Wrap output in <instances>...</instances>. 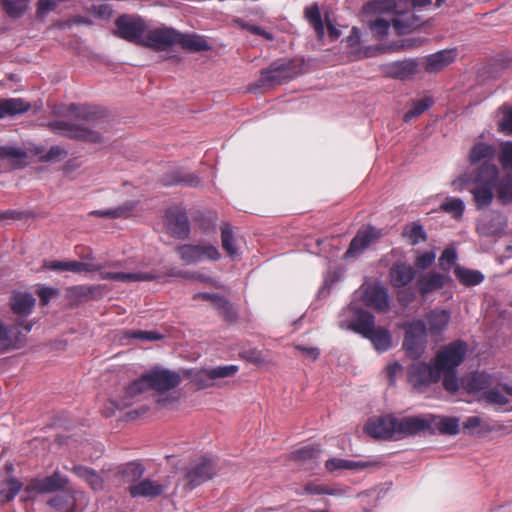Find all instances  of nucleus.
<instances>
[{
	"mask_svg": "<svg viewBox=\"0 0 512 512\" xmlns=\"http://www.w3.org/2000/svg\"><path fill=\"white\" fill-rule=\"evenodd\" d=\"M466 352V343L457 340L437 353L434 366L424 362L411 364L408 368V381L413 387L420 388L436 383L443 377L444 388L454 393L459 389L456 368L463 362Z\"/></svg>",
	"mask_w": 512,
	"mask_h": 512,
	"instance_id": "nucleus-1",
	"label": "nucleus"
},
{
	"mask_svg": "<svg viewBox=\"0 0 512 512\" xmlns=\"http://www.w3.org/2000/svg\"><path fill=\"white\" fill-rule=\"evenodd\" d=\"M461 386L491 405L503 411H512V386L501 383L497 377L475 372L461 380Z\"/></svg>",
	"mask_w": 512,
	"mask_h": 512,
	"instance_id": "nucleus-2",
	"label": "nucleus"
},
{
	"mask_svg": "<svg viewBox=\"0 0 512 512\" xmlns=\"http://www.w3.org/2000/svg\"><path fill=\"white\" fill-rule=\"evenodd\" d=\"M499 176V168L496 165H484L481 169L464 172L451 186L454 191L462 192L468 189L473 196L478 210L488 207L494 198L493 189Z\"/></svg>",
	"mask_w": 512,
	"mask_h": 512,
	"instance_id": "nucleus-3",
	"label": "nucleus"
},
{
	"mask_svg": "<svg viewBox=\"0 0 512 512\" xmlns=\"http://www.w3.org/2000/svg\"><path fill=\"white\" fill-rule=\"evenodd\" d=\"M345 313L351 315V320L347 324L342 321L341 327H346L369 339L378 352H384L391 348L392 335L390 331L384 327H377L375 317L370 312L349 306Z\"/></svg>",
	"mask_w": 512,
	"mask_h": 512,
	"instance_id": "nucleus-4",
	"label": "nucleus"
},
{
	"mask_svg": "<svg viewBox=\"0 0 512 512\" xmlns=\"http://www.w3.org/2000/svg\"><path fill=\"white\" fill-rule=\"evenodd\" d=\"M405 330L403 348L406 354L413 358H420L427 346V326L424 320L414 319L403 325Z\"/></svg>",
	"mask_w": 512,
	"mask_h": 512,
	"instance_id": "nucleus-5",
	"label": "nucleus"
},
{
	"mask_svg": "<svg viewBox=\"0 0 512 512\" xmlns=\"http://www.w3.org/2000/svg\"><path fill=\"white\" fill-rule=\"evenodd\" d=\"M216 473V466L211 459L200 457L185 467L180 481L188 490H193L202 483L210 480Z\"/></svg>",
	"mask_w": 512,
	"mask_h": 512,
	"instance_id": "nucleus-6",
	"label": "nucleus"
},
{
	"mask_svg": "<svg viewBox=\"0 0 512 512\" xmlns=\"http://www.w3.org/2000/svg\"><path fill=\"white\" fill-rule=\"evenodd\" d=\"M116 35L127 41L141 44L146 24L140 17L123 15L116 20Z\"/></svg>",
	"mask_w": 512,
	"mask_h": 512,
	"instance_id": "nucleus-7",
	"label": "nucleus"
},
{
	"mask_svg": "<svg viewBox=\"0 0 512 512\" xmlns=\"http://www.w3.org/2000/svg\"><path fill=\"white\" fill-rule=\"evenodd\" d=\"M32 329V325L21 322L10 328L0 321V350L19 349L25 345L26 334Z\"/></svg>",
	"mask_w": 512,
	"mask_h": 512,
	"instance_id": "nucleus-8",
	"label": "nucleus"
},
{
	"mask_svg": "<svg viewBox=\"0 0 512 512\" xmlns=\"http://www.w3.org/2000/svg\"><path fill=\"white\" fill-rule=\"evenodd\" d=\"M364 430L375 439L398 440L396 417L385 415L371 418L366 423Z\"/></svg>",
	"mask_w": 512,
	"mask_h": 512,
	"instance_id": "nucleus-9",
	"label": "nucleus"
},
{
	"mask_svg": "<svg viewBox=\"0 0 512 512\" xmlns=\"http://www.w3.org/2000/svg\"><path fill=\"white\" fill-rule=\"evenodd\" d=\"M381 230L367 226L361 228L352 239L348 250L344 254L345 259L356 258L367 248L376 244L381 238Z\"/></svg>",
	"mask_w": 512,
	"mask_h": 512,
	"instance_id": "nucleus-10",
	"label": "nucleus"
},
{
	"mask_svg": "<svg viewBox=\"0 0 512 512\" xmlns=\"http://www.w3.org/2000/svg\"><path fill=\"white\" fill-rule=\"evenodd\" d=\"M145 379L149 383V389L158 392H165L174 389L181 383V376L178 372L155 367L145 373Z\"/></svg>",
	"mask_w": 512,
	"mask_h": 512,
	"instance_id": "nucleus-11",
	"label": "nucleus"
},
{
	"mask_svg": "<svg viewBox=\"0 0 512 512\" xmlns=\"http://www.w3.org/2000/svg\"><path fill=\"white\" fill-rule=\"evenodd\" d=\"M433 414H426L421 416H407L403 418L396 417V427L398 439L420 433L422 431H429L433 427L434 421Z\"/></svg>",
	"mask_w": 512,
	"mask_h": 512,
	"instance_id": "nucleus-12",
	"label": "nucleus"
},
{
	"mask_svg": "<svg viewBox=\"0 0 512 512\" xmlns=\"http://www.w3.org/2000/svg\"><path fill=\"white\" fill-rule=\"evenodd\" d=\"M180 258L186 264H194L203 260L216 261L220 258L219 250L209 244L204 245H180L177 247Z\"/></svg>",
	"mask_w": 512,
	"mask_h": 512,
	"instance_id": "nucleus-13",
	"label": "nucleus"
},
{
	"mask_svg": "<svg viewBox=\"0 0 512 512\" xmlns=\"http://www.w3.org/2000/svg\"><path fill=\"white\" fill-rule=\"evenodd\" d=\"M49 127L53 132L70 138L90 142H100L102 140V136L98 132L78 126L70 121L55 120L49 123Z\"/></svg>",
	"mask_w": 512,
	"mask_h": 512,
	"instance_id": "nucleus-14",
	"label": "nucleus"
},
{
	"mask_svg": "<svg viewBox=\"0 0 512 512\" xmlns=\"http://www.w3.org/2000/svg\"><path fill=\"white\" fill-rule=\"evenodd\" d=\"M177 31L173 28L162 27L146 30L140 45L163 51L176 44Z\"/></svg>",
	"mask_w": 512,
	"mask_h": 512,
	"instance_id": "nucleus-15",
	"label": "nucleus"
},
{
	"mask_svg": "<svg viewBox=\"0 0 512 512\" xmlns=\"http://www.w3.org/2000/svg\"><path fill=\"white\" fill-rule=\"evenodd\" d=\"M68 484V478L59 471L52 475L32 479L27 485V491L36 494L54 493L62 491Z\"/></svg>",
	"mask_w": 512,
	"mask_h": 512,
	"instance_id": "nucleus-16",
	"label": "nucleus"
},
{
	"mask_svg": "<svg viewBox=\"0 0 512 512\" xmlns=\"http://www.w3.org/2000/svg\"><path fill=\"white\" fill-rule=\"evenodd\" d=\"M166 231L173 237L185 239L189 236L190 225L186 213L176 207L167 210L165 219Z\"/></svg>",
	"mask_w": 512,
	"mask_h": 512,
	"instance_id": "nucleus-17",
	"label": "nucleus"
},
{
	"mask_svg": "<svg viewBox=\"0 0 512 512\" xmlns=\"http://www.w3.org/2000/svg\"><path fill=\"white\" fill-rule=\"evenodd\" d=\"M363 303L379 312H387L390 309L388 291L380 284H368L362 287Z\"/></svg>",
	"mask_w": 512,
	"mask_h": 512,
	"instance_id": "nucleus-18",
	"label": "nucleus"
},
{
	"mask_svg": "<svg viewBox=\"0 0 512 512\" xmlns=\"http://www.w3.org/2000/svg\"><path fill=\"white\" fill-rule=\"evenodd\" d=\"M237 365H224L214 368L203 369L195 377L200 388H207L213 385V381L221 378L231 377L238 372Z\"/></svg>",
	"mask_w": 512,
	"mask_h": 512,
	"instance_id": "nucleus-19",
	"label": "nucleus"
},
{
	"mask_svg": "<svg viewBox=\"0 0 512 512\" xmlns=\"http://www.w3.org/2000/svg\"><path fill=\"white\" fill-rule=\"evenodd\" d=\"M451 320V313L446 309L435 308L425 315L427 332L432 337L441 336Z\"/></svg>",
	"mask_w": 512,
	"mask_h": 512,
	"instance_id": "nucleus-20",
	"label": "nucleus"
},
{
	"mask_svg": "<svg viewBox=\"0 0 512 512\" xmlns=\"http://www.w3.org/2000/svg\"><path fill=\"white\" fill-rule=\"evenodd\" d=\"M383 73L391 78L406 80L418 71V62L415 59L395 61L382 66Z\"/></svg>",
	"mask_w": 512,
	"mask_h": 512,
	"instance_id": "nucleus-21",
	"label": "nucleus"
},
{
	"mask_svg": "<svg viewBox=\"0 0 512 512\" xmlns=\"http://www.w3.org/2000/svg\"><path fill=\"white\" fill-rule=\"evenodd\" d=\"M167 489V484L160 483L150 478L143 479L129 486V493L133 498H156Z\"/></svg>",
	"mask_w": 512,
	"mask_h": 512,
	"instance_id": "nucleus-22",
	"label": "nucleus"
},
{
	"mask_svg": "<svg viewBox=\"0 0 512 512\" xmlns=\"http://www.w3.org/2000/svg\"><path fill=\"white\" fill-rule=\"evenodd\" d=\"M194 300H205L213 304L218 310L219 314L229 322L236 320L237 312L233 305L224 297L214 293H196L193 296Z\"/></svg>",
	"mask_w": 512,
	"mask_h": 512,
	"instance_id": "nucleus-23",
	"label": "nucleus"
},
{
	"mask_svg": "<svg viewBox=\"0 0 512 512\" xmlns=\"http://www.w3.org/2000/svg\"><path fill=\"white\" fill-rule=\"evenodd\" d=\"M496 154V148L493 145L477 142L475 143L468 156L471 165H479L476 169H481L484 165H495L492 163Z\"/></svg>",
	"mask_w": 512,
	"mask_h": 512,
	"instance_id": "nucleus-24",
	"label": "nucleus"
},
{
	"mask_svg": "<svg viewBox=\"0 0 512 512\" xmlns=\"http://www.w3.org/2000/svg\"><path fill=\"white\" fill-rule=\"evenodd\" d=\"M450 280L446 274L438 272H429L421 275L417 280V288L422 297L428 296L430 293L443 288Z\"/></svg>",
	"mask_w": 512,
	"mask_h": 512,
	"instance_id": "nucleus-25",
	"label": "nucleus"
},
{
	"mask_svg": "<svg viewBox=\"0 0 512 512\" xmlns=\"http://www.w3.org/2000/svg\"><path fill=\"white\" fill-rule=\"evenodd\" d=\"M149 390V383L145 379V374L140 378L133 381L129 386L126 387L124 396L119 403H112L115 408L121 409L133 405L138 400V396L145 391Z\"/></svg>",
	"mask_w": 512,
	"mask_h": 512,
	"instance_id": "nucleus-26",
	"label": "nucleus"
},
{
	"mask_svg": "<svg viewBox=\"0 0 512 512\" xmlns=\"http://www.w3.org/2000/svg\"><path fill=\"white\" fill-rule=\"evenodd\" d=\"M391 25L399 34L405 33L410 27V24L403 23L399 18H393L391 22L383 18H378L375 21L370 22L369 27L373 35L378 40H381L388 35Z\"/></svg>",
	"mask_w": 512,
	"mask_h": 512,
	"instance_id": "nucleus-27",
	"label": "nucleus"
},
{
	"mask_svg": "<svg viewBox=\"0 0 512 512\" xmlns=\"http://www.w3.org/2000/svg\"><path fill=\"white\" fill-rule=\"evenodd\" d=\"M456 56L455 49H445L430 54L425 59V70L430 73L438 72L454 62Z\"/></svg>",
	"mask_w": 512,
	"mask_h": 512,
	"instance_id": "nucleus-28",
	"label": "nucleus"
},
{
	"mask_svg": "<svg viewBox=\"0 0 512 512\" xmlns=\"http://www.w3.org/2000/svg\"><path fill=\"white\" fill-rule=\"evenodd\" d=\"M100 278L103 280H111L117 282H137V281H152L156 278V275L150 272H137V273H125V272H108L106 270H100Z\"/></svg>",
	"mask_w": 512,
	"mask_h": 512,
	"instance_id": "nucleus-29",
	"label": "nucleus"
},
{
	"mask_svg": "<svg viewBox=\"0 0 512 512\" xmlns=\"http://www.w3.org/2000/svg\"><path fill=\"white\" fill-rule=\"evenodd\" d=\"M415 269L407 263H397L390 270L391 283L394 287H404L415 278Z\"/></svg>",
	"mask_w": 512,
	"mask_h": 512,
	"instance_id": "nucleus-30",
	"label": "nucleus"
},
{
	"mask_svg": "<svg viewBox=\"0 0 512 512\" xmlns=\"http://www.w3.org/2000/svg\"><path fill=\"white\" fill-rule=\"evenodd\" d=\"M375 465H377L376 461H352L341 458H331L325 463V467L329 472H334L340 469L361 471Z\"/></svg>",
	"mask_w": 512,
	"mask_h": 512,
	"instance_id": "nucleus-31",
	"label": "nucleus"
},
{
	"mask_svg": "<svg viewBox=\"0 0 512 512\" xmlns=\"http://www.w3.org/2000/svg\"><path fill=\"white\" fill-rule=\"evenodd\" d=\"M11 308L18 315H28L35 305V298L27 292H16L10 301Z\"/></svg>",
	"mask_w": 512,
	"mask_h": 512,
	"instance_id": "nucleus-32",
	"label": "nucleus"
},
{
	"mask_svg": "<svg viewBox=\"0 0 512 512\" xmlns=\"http://www.w3.org/2000/svg\"><path fill=\"white\" fill-rule=\"evenodd\" d=\"M72 471L76 476L85 481L94 491H100L103 489L104 480L95 470L86 466L76 465L73 467Z\"/></svg>",
	"mask_w": 512,
	"mask_h": 512,
	"instance_id": "nucleus-33",
	"label": "nucleus"
},
{
	"mask_svg": "<svg viewBox=\"0 0 512 512\" xmlns=\"http://www.w3.org/2000/svg\"><path fill=\"white\" fill-rule=\"evenodd\" d=\"M176 44H180L184 49L199 52L209 49L207 41L198 35L182 34L177 31Z\"/></svg>",
	"mask_w": 512,
	"mask_h": 512,
	"instance_id": "nucleus-34",
	"label": "nucleus"
},
{
	"mask_svg": "<svg viewBox=\"0 0 512 512\" xmlns=\"http://www.w3.org/2000/svg\"><path fill=\"white\" fill-rule=\"evenodd\" d=\"M3 11L12 19L23 17L30 8L31 0H0Z\"/></svg>",
	"mask_w": 512,
	"mask_h": 512,
	"instance_id": "nucleus-35",
	"label": "nucleus"
},
{
	"mask_svg": "<svg viewBox=\"0 0 512 512\" xmlns=\"http://www.w3.org/2000/svg\"><path fill=\"white\" fill-rule=\"evenodd\" d=\"M118 476L121 478L122 482L135 484L139 482L138 480L144 474V468L141 464L130 462L124 465H121L118 468L117 472Z\"/></svg>",
	"mask_w": 512,
	"mask_h": 512,
	"instance_id": "nucleus-36",
	"label": "nucleus"
},
{
	"mask_svg": "<svg viewBox=\"0 0 512 512\" xmlns=\"http://www.w3.org/2000/svg\"><path fill=\"white\" fill-rule=\"evenodd\" d=\"M433 427L430 430H436L441 434L455 435L459 432V419L456 417H444L434 415Z\"/></svg>",
	"mask_w": 512,
	"mask_h": 512,
	"instance_id": "nucleus-37",
	"label": "nucleus"
},
{
	"mask_svg": "<svg viewBox=\"0 0 512 512\" xmlns=\"http://www.w3.org/2000/svg\"><path fill=\"white\" fill-rule=\"evenodd\" d=\"M30 105L19 98L0 99V119L28 111Z\"/></svg>",
	"mask_w": 512,
	"mask_h": 512,
	"instance_id": "nucleus-38",
	"label": "nucleus"
},
{
	"mask_svg": "<svg viewBox=\"0 0 512 512\" xmlns=\"http://www.w3.org/2000/svg\"><path fill=\"white\" fill-rule=\"evenodd\" d=\"M401 0H373L366 3L363 7L367 14H383L394 9H400Z\"/></svg>",
	"mask_w": 512,
	"mask_h": 512,
	"instance_id": "nucleus-39",
	"label": "nucleus"
},
{
	"mask_svg": "<svg viewBox=\"0 0 512 512\" xmlns=\"http://www.w3.org/2000/svg\"><path fill=\"white\" fill-rule=\"evenodd\" d=\"M48 505L56 512H75V498L72 493H62L52 497Z\"/></svg>",
	"mask_w": 512,
	"mask_h": 512,
	"instance_id": "nucleus-40",
	"label": "nucleus"
},
{
	"mask_svg": "<svg viewBox=\"0 0 512 512\" xmlns=\"http://www.w3.org/2000/svg\"><path fill=\"white\" fill-rule=\"evenodd\" d=\"M497 190L498 200L502 204H509L512 202V173L508 172L501 179H497L495 181V186Z\"/></svg>",
	"mask_w": 512,
	"mask_h": 512,
	"instance_id": "nucleus-41",
	"label": "nucleus"
},
{
	"mask_svg": "<svg viewBox=\"0 0 512 512\" xmlns=\"http://www.w3.org/2000/svg\"><path fill=\"white\" fill-rule=\"evenodd\" d=\"M454 273L458 280L465 286H475L484 280V275L478 270L457 266Z\"/></svg>",
	"mask_w": 512,
	"mask_h": 512,
	"instance_id": "nucleus-42",
	"label": "nucleus"
},
{
	"mask_svg": "<svg viewBox=\"0 0 512 512\" xmlns=\"http://www.w3.org/2000/svg\"><path fill=\"white\" fill-rule=\"evenodd\" d=\"M305 17L310 23V25L314 28L317 36L322 38L324 36V25L322 22V17L320 13L319 6L314 3L311 6L306 7L305 9Z\"/></svg>",
	"mask_w": 512,
	"mask_h": 512,
	"instance_id": "nucleus-43",
	"label": "nucleus"
},
{
	"mask_svg": "<svg viewBox=\"0 0 512 512\" xmlns=\"http://www.w3.org/2000/svg\"><path fill=\"white\" fill-rule=\"evenodd\" d=\"M21 483L14 479L9 478L0 482V503L11 501L19 493Z\"/></svg>",
	"mask_w": 512,
	"mask_h": 512,
	"instance_id": "nucleus-44",
	"label": "nucleus"
},
{
	"mask_svg": "<svg viewBox=\"0 0 512 512\" xmlns=\"http://www.w3.org/2000/svg\"><path fill=\"white\" fill-rule=\"evenodd\" d=\"M440 209L454 219H460L463 216L465 204L460 198L447 197L440 205Z\"/></svg>",
	"mask_w": 512,
	"mask_h": 512,
	"instance_id": "nucleus-45",
	"label": "nucleus"
},
{
	"mask_svg": "<svg viewBox=\"0 0 512 512\" xmlns=\"http://www.w3.org/2000/svg\"><path fill=\"white\" fill-rule=\"evenodd\" d=\"M403 235L409 239L412 245H417L427 239L424 227L417 222L406 225L403 230Z\"/></svg>",
	"mask_w": 512,
	"mask_h": 512,
	"instance_id": "nucleus-46",
	"label": "nucleus"
},
{
	"mask_svg": "<svg viewBox=\"0 0 512 512\" xmlns=\"http://www.w3.org/2000/svg\"><path fill=\"white\" fill-rule=\"evenodd\" d=\"M284 70L280 66L272 65L269 69L262 71L259 82L262 86L280 83L286 78Z\"/></svg>",
	"mask_w": 512,
	"mask_h": 512,
	"instance_id": "nucleus-47",
	"label": "nucleus"
},
{
	"mask_svg": "<svg viewBox=\"0 0 512 512\" xmlns=\"http://www.w3.org/2000/svg\"><path fill=\"white\" fill-rule=\"evenodd\" d=\"M136 206V202H128L114 209L97 210L91 214L107 218L127 217Z\"/></svg>",
	"mask_w": 512,
	"mask_h": 512,
	"instance_id": "nucleus-48",
	"label": "nucleus"
},
{
	"mask_svg": "<svg viewBox=\"0 0 512 512\" xmlns=\"http://www.w3.org/2000/svg\"><path fill=\"white\" fill-rule=\"evenodd\" d=\"M222 247L231 257L238 255L237 248L235 246L234 236L231 227L225 224L221 228Z\"/></svg>",
	"mask_w": 512,
	"mask_h": 512,
	"instance_id": "nucleus-49",
	"label": "nucleus"
},
{
	"mask_svg": "<svg viewBox=\"0 0 512 512\" xmlns=\"http://www.w3.org/2000/svg\"><path fill=\"white\" fill-rule=\"evenodd\" d=\"M431 105L432 100L428 97L414 102L412 108L404 114L403 120L405 122H409L412 119L417 118L422 113H424Z\"/></svg>",
	"mask_w": 512,
	"mask_h": 512,
	"instance_id": "nucleus-50",
	"label": "nucleus"
},
{
	"mask_svg": "<svg viewBox=\"0 0 512 512\" xmlns=\"http://www.w3.org/2000/svg\"><path fill=\"white\" fill-rule=\"evenodd\" d=\"M498 160L504 170H512V141L504 142L501 145Z\"/></svg>",
	"mask_w": 512,
	"mask_h": 512,
	"instance_id": "nucleus-51",
	"label": "nucleus"
},
{
	"mask_svg": "<svg viewBox=\"0 0 512 512\" xmlns=\"http://www.w3.org/2000/svg\"><path fill=\"white\" fill-rule=\"evenodd\" d=\"M457 259L455 249L446 248L439 258V265L443 270L449 271Z\"/></svg>",
	"mask_w": 512,
	"mask_h": 512,
	"instance_id": "nucleus-52",
	"label": "nucleus"
},
{
	"mask_svg": "<svg viewBox=\"0 0 512 512\" xmlns=\"http://www.w3.org/2000/svg\"><path fill=\"white\" fill-rule=\"evenodd\" d=\"M164 183H165V185H174V184L183 183V184L191 186V187H197L200 184V179L193 174H189V175H184V176H175L173 179H165Z\"/></svg>",
	"mask_w": 512,
	"mask_h": 512,
	"instance_id": "nucleus-53",
	"label": "nucleus"
},
{
	"mask_svg": "<svg viewBox=\"0 0 512 512\" xmlns=\"http://www.w3.org/2000/svg\"><path fill=\"white\" fill-rule=\"evenodd\" d=\"M44 268L52 271H71L74 272V261H59V260H53V261H47L44 264Z\"/></svg>",
	"mask_w": 512,
	"mask_h": 512,
	"instance_id": "nucleus-54",
	"label": "nucleus"
},
{
	"mask_svg": "<svg viewBox=\"0 0 512 512\" xmlns=\"http://www.w3.org/2000/svg\"><path fill=\"white\" fill-rule=\"evenodd\" d=\"M436 259V253L434 251H427L418 255L415 259V266L418 269L425 270L430 267Z\"/></svg>",
	"mask_w": 512,
	"mask_h": 512,
	"instance_id": "nucleus-55",
	"label": "nucleus"
},
{
	"mask_svg": "<svg viewBox=\"0 0 512 512\" xmlns=\"http://www.w3.org/2000/svg\"><path fill=\"white\" fill-rule=\"evenodd\" d=\"M68 111L73 114L76 118L89 121L93 112L89 106L71 104Z\"/></svg>",
	"mask_w": 512,
	"mask_h": 512,
	"instance_id": "nucleus-56",
	"label": "nucleus"
},
{
	"mask_svg": "<svg viewBox=\"0 0 512 512\" xmlns=\"http://www.w3.org/2000/svg\"><path fill=\"white\" fill-rule=\"evenodd\" d=\"M320 449L314 446H305L294 452V457L298 460H307L318 457Z\"/></svg>",
	"mask_w": 512,
	"mask_h": 512,
	"instance_id": "nucleus-57",
	"label": "nucleus"
},
{
	"mask_svg": "<svg viewBox=\"0 0 512 512\" xmlns=\"http://www.w3.org/2000/svg\"><path fill=\"white\" fill-rule=\"evenodd\" d=\"M128 337L134 339H140L143 341H156L162 338V336L156 331H143L134 330L128 333Z\"/></svg>",
	"mask_w": 512,
	"mask_h": 512,
	"instance_id": "nucleus-58",
	"label": "nucleus"
},
{
	"mask_svg": "<svg viewBox=\"0 0 512 512\" xmlns=\"http://www.w3.org/2000/svg\"><path fill=\"white\" fill-rule=\"evenodd\" d=\"M57 0H38L37 2V15L39 17L46 16L54 11L58 6Z\"/></svg>",
	"mask_w": 512,
	"mask_h": 512,
	"instance_id": "nucleus-59",
	"label": "nucleus"
},
{
	"mask_svg": "<svg viewBox=\"0 0 512 512\" xmlns=\"http://www.w3.org/2000/svg\"><path fill=\"white\" fill-rule=\"evenodd\" d=\"M24 156H25V152L21 148L14 147V146L0 147V157L1 158L20 159Z\"/></svg>",
	"mask_w": 512,
	"mask_h": 512,
	"instance_id": "nucleus-60",
	"label": "nucleus"
},
{
	"mask_svg": "<svg viewBox=\"0 0 512 512\" xmlns=\"http://www.w3.org/2000/svg\"><path fill=\"white\" fill-rule=\"evenodd\" d=\"M386 47L379 45V46H366L363 49H360L357 51V58H369L376 56L377 54L386 51Z\"/></svg>",
	"mask_w": 512,
	"mask_h": 512,
	"instance_id": "nucleus-61",
	"label": "nucleus"
},
{
	"mask_svg": "<svg viewBox=\"0 0 512 512\" xmlns=\"http://www.w3.org/2000/svg\"><path fill=\"white\" fill-rule=\"evenodd\" d=\"M101 269H102V266L97 265V264L74 261V272L75 273L100 271Z\"/></svg>",
	"mask_w": 512,
	"mask_h": 512,
	"instance_id": "nucleus-62",
	"label": "nucleus"
},
{
	"mask_svg": "<svg viewBox=\"0 0 512 512\" xmlns=\"http://www.w3.org/2000/svg\"><path fill=\"white\" fill-rule=\"evenodd\" d=\"M499 128L502 132L512 135V108L506 111L503 119L499 123Z\"/></svg>",
	"mask_w": 512,
	"mask_h": 512,
	"instance_id": "nucleus-63",
	"label": "nucleus"
},
{
	"mask_svg": "<svg viewBox=\"0 0 512 512\" xmlns=\"http://www.w3.org/2000/svg\"><path fill=\"white\" fill-rule=\"evenodd\" d=\"M347 45L350 48H355L361 43V33L357 27H353L349 36L346 38Z\"/></svg>",
	"mask_w": 512,
	"mask_h": 512,
	"instance_id": "nucleus-64",
	"label": "nucleus"
}]
</instances>
